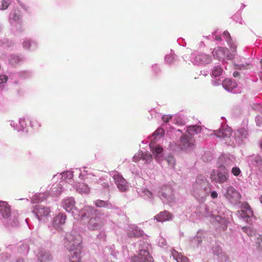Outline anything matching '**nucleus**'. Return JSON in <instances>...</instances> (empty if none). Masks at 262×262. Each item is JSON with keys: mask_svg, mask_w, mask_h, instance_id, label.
<instances>
[{"mask_svg": "<svg viewBox=\"0 0 262 262\" xmlns=\"http://www.w3.org/2000/svg\"><path fill=\"white\" fill-rule=\"evenodd\" d=\"M251 67V65L250 64H242L237 66V69H248L250 68Z\"/></svg>", "mask_w": 262, "mask_h": 262, "instance_id": "nucleus-38", "label": "nucleus"}, {"mask_svg": "<svg viewBox=\"0 0 262 262\" xmlns=\"http://www.w3.org/2000/svg\"><path fill=\"white\" fill-rule=\"evenodd\" d=\"M259 201L262 204V195L259 197Z\"/></svg>", "mask_w": 262, "mask_h": 262, "instance_id": "nucleus-48", "label": "nucleus"}, {"mask_svg": "<svg viewBox=\"0 0 262 262\" xmlns=\"http://www.w3.org/2000/svg\"><path fill=\"white\" fill-rule=\"evenodd\" d=\"M149 146L151 148V150L152 151V154L155 156V158L157 159V160H160V158L162 157L161 154L163 151L162 147L157 146L155 149H154L151 146V143L149 144Z\"/></svg>", "mask_w": 262, "mask_h": 262, "instance_id": "nucleus-21", "label": "nucleus"}, {"mask_svg": "<svg viewBox=\"0 0 262 262\" xmlns=\"http://www.w3.org/2000/svg\"><path fill=\"white\" fill-rule=\"evenodd\" d=\"M78 236H79L80 239L78 247H79L80 250H81L82 246L81 244L82 243V238L79 234H77L74 236L70 235L67 237L68 241L66 243V246L69 251V252H71L72 254L74 251L77 250V248H78V246L76 245Z\"/></svg>", "mask_w": 262, "mask_h": 262, "instance_id": "nucleus-4", "label": "nucleus"}, {"mask_svg": "<svg viewBox=\"0 0 262 262\" xmlns=\"http://www.w3.org/2000/svg\"><path fill=\"white\" fill-rule=\"evenodd\" d=\"M260 147H261V148L262 149V141L260 143Z\"/></svg>", "mask_w": 262, "mask_h": 262, "instance_id": "nucleus-49", "label": "nucleus"}, {"mask_svg": "<svg viewBox=\"0 0 262 262\" xmlns=\"http://www.w3.org/2000/svg\"><path fill=\"white\" fill-rule=\"evenodd\" d=\"M142 159L146 162H150L152 159V155L150 154L146 153L142 155Z\"/></svg>", "mask_w": 262, "mask_h": 262, "instance_id": "nucleus-31", "label": "nucleus"}, {"mask_svg": "<svg viewBox=\"0 0 262 262\" xmlns=\"http://www.w3.org/2000/svg\"><path fill=\"white\" fill-rule=\"evenodd\" d=\"M108 202L100 200H97L95 202V205L98 207H105L108 205Z\"/></svg>", "mask_w": 262, "mask_h": 262, "instance_id": "nucleus-28", "label": "nucleus"}, {"mask_svg": "<svg viewBox=\"0 0 262 262\" xmlns=\"http://www.w3.org/2000/svg\"><path fill=\"white\" fill-rule=\"evenodd\" d=\"M214 38H215V40H219V41H221V40H222L221 35H216L215 36Z\"/></svg>", "mask_w": 262, "mask_h": 262, "instance_id": "nucleus-45", "label": "nucleus"}, {"mask_svg": "<svg viewBox=\"0 0 262 262\" xmlns=\"http://www.w3.org/2000/svg\"><path fill=\"white\" fill-rule=\"evenodd\" d=\"M166 160L168 163L169 165L172 167H174L176 165V161L174 157L171 155H168L166 158Z\"/></svg>", "mask_w": 262, "mask_h": 262, "instance_id": "nucleus-29", "label": "nucleus"}, {"mask_svg": "<svg viewBox=\"0 0 262 262\" xmlns=\"http://www.w3.org/2000/svg\"><path fill=\"white\" fill-rule=\"evenodd\" d=\"M225 197L233 204H236L241 199L240 193L232 186H230L227 188L225 194Z\"/></svg>", "mask_w": 262, "mask_h": 262, "instance_id": "nucleus-5", "label": "nucleus"}, {"mask_svg": "<svg viewBox=\"0 0 262 262\" xmlns=\"http://www.w3.org/2000/svg\"><path fill=\"white\" fill-rule=\"evenodd\" d=\"M80 241V239L79 236H78L77 242V246H78V244ZM77 250H75L72 252V254L70 252V261L71 262H79L80 260V253L81 250L79 249V247H78Z\"/></svg>", "mask_w": 262, "mask_h": 262, "instance_id": "nucleus-12", "label": "nucleus"}, {"mask_svg": "<svg viewBox=\"0 0 262 262\" xmlns=\"http://www.w3.org/2000/svg\"><path fill=\"white\" fill-rule=\"evenodd\" d=\"M23 47L26 49H29L31 46V42L29 40L25 41L23 42Z\"/></svg>", "mask_w": 262, "mask_h": 262, "instance_id": "nucleus-40", "label": "nucleus"}, {"mask_svg": "<svg viewBox=\"0 0 262 262\" xmlns=\"http://www.w3.org/2000/svg\"><path fill=\"white\" fill-rule=\"evenodd\" d=\"M188 132H193L196 134L200 133L201 130V127L199 125L189 126L187 128Z\"/></svg>", "mask_w": 262, "mask_h": 262, "instance_id": "nucleus-27", "label": "nucleus"}, {"mask_svg": "<svg viewBox=\"0 0 262 262\" xmlns=\"http://www.w3.org/2000/svg\"><path fill=\"white\" fill-rule=\"evenodd\" d=\"M172 218V214L167 211H164L160 212L155 216V220L158 222H165Z\"/></svg>", "mask_w": 262, "mask_h": 262, "instance_id": "nucleus-15", "label": "nucleus"}, {"mask_svg": "<svg viewBox=\"0 0 262 262\" xmlns=\"http://www.w3.org/2000/svg\"><path fill=\"white\" fill-rule=\"evenodd\" d=\"M52 256L49 252L41 251L40 252L38 259L40 262H49L52 259Z\"/></svg>", "mask_w": 262, "mask_h": 262, "instance_id": "nucleus-20", "label": "nucleus"}, {"mask_svg": "<svg viewBox=\"0 0 262 262\" xmlns=\"http://www.w3.org/2000/svg\"><path fill=\"white\" fill-rule=\"evenodd\" d=\"M86 216V213L85 212H84L82 215H81V219L82 220H83L84 219V217Z\"/></svg>", "mask_w": 262, "mask_h": 262, "instance_id": "nucleus-47", "label": "nucleus"}, {"mask_svg": "<svg viewBox=\"0 0 262 262\" xmlns=\"http://www.w3.org/2000/svg\"><path fill=\"white\" fill-rule=\"evenodd\" d=\"M214 58L218 60L226 59L232 60L234 58L235 54L229 53L228 49L222 47H218L214 49L212 52Z\"/></svg>", "mask_w": 262, "mask_h": 262, "instance_id": "nucleus-3", "label": "nucleus"}, {"mask_svg": "<svg viewBox=\"0 0 262 262\" xmlns=\"http://www.w3.org/2000/svg\"><path fill=\"white\" fill-rule=\"evenodd\" d=\"M211 197L212 198V199H215V198H217V196H218V194L215 191H213L211 192Z\"/></svg>", "mask_w": 262, "mask_h": 262, "instance_id": "nucleus-42", "label": "nucleus"}, {"mask_svg": "<svg viewBox=\"0 0 262 262\" xmlns=\"http://www.w3.org/2000/svg\"><path fill=\"white\" fill-rule=\"evenodd\" d=\"M66 215L63 213H59L53 219V225L55 228H60L61 226L64 224L66 220Z\"/></svg>", "mask_w": 262, "mask_h": 262, "instance_id": "nucleus-11", "label": "nucleus"}, {"mask_svg": "<svg viewBox=\"0 0 262 262\" xmlns=\"http://www.w3.org/2000/svg\"><path fill=\"white\" fill-rule=\"evenodd\" d=\"M230 42V43L228 44L229 46L232 53H235L236 50V46L232 40H231Z\"/></svg>", "mask_w": 262, "mask_h": 262, "instance_id": "nucleus-36", "label": "nucleus"}, {"mask_svg": "<svg viewBox=\"0 0 262 262\" xmlns=\"http://www.w3.org/2000/svg\"><path fill=\"white\" fill-rule=\"evenodd\" d=\"M0 213L4 217H8L11 214L9 206L6 202H0Z\"/></svg>", "mask_w": 262, "mask_h": 262, "instance_id": "nucleus-14", "label": "nucleus"}, {"mask_svg": "<svg viewBox=\"0 0 262 262\" xmlns=\"http://www.w3.org/2000/svg\"><path fill=\"white\" fill-rule=\"evenodd\" d=\"M172 117V116L170 115H164L162 117V119L163 121V122H164L165 123H168V122H169V120L171 119Z\"/></svg>", "mask_w": 262, "mask_h": 262, "instance_id": "nucleus-37", "label": "nucleus"}, {"mask_svg": "<svg viewBox=\"0 0 262 262\" xmlns=\"http://www.w3.org/2000/svg\"><path fill=\"white\" fill-rule=\"evenodd\" d=\"M164 134V130L163 128H158L153 134V136H163Z\"/></svg>", "mask_w": 262, "mask_h": 262, "instance_id": "nucleus-35", "label": "nucleus"}, {"mask_svg": "<svg viewBox=\"0 0 262 262\" xmlns=\"http://www.w3.org/2000/svg\"><path fill=\"white\" fill-rule=\"evenodd\" d=\"M134 262H152L154 259L147 250H141L138 256L132 258Z\"/></svg>", "mask_w": 262, "mask_h": 262, "instance_id": "nucleus-6", "label": "nucleus"}, {"mask_svg": "<svg viewBox=\"0 0 262 262\" xmlns=\"http://www.w3.org/2000/svg\"><path fill=\"white\" fill-rule=\"evenodd\" d=\"M113 178L118 189L120 191L124 192L127 189V182L122 176L118 174H115Z\"/></svg>", "mask_w": 262, "mask_h": 262, "instance_id": "nucleus-9", "label": "nucleus"}, {"mask_svg": "<svg viewBox=\"0 0 262 262\" xmlns=\"http://www.w3.org/2000/svg\"><path fill=\"white\" fill-rule=\"evenodd\" d=\"M144 192L145 194L147 195L148 197H150L152 195V192L148 190H146Z\"/></svg>", "mask_w": 262, "mask_h": 262, "instance_id": "nucleus-44", "label": "nucleus"}, {"mask_svg": "<svg viewBox=\"0 0 262 262\" xmlns=\"http://www.w3.org/2000/svg\"><path fill=\"white\" fill-rule=\"evenodd\" d=\"M223 72V69L220 66H215L212 72V74L214 77H219L221 75Z\"/></svg>", "mask_w": 262, "mask_h": 262, "instance_id": "nucleus-26", "label": "nucleus"}, {"mask_svg": "<svg viewBox=\"0 0 262 262\" xmlns=\"http://www.w3.org/2000/svg\"><path fill=\"white\" fill-rule=\"evenodd\" d=\"M194 139L187 135H183L181 137V145L183 149L186 150L192 148L194 145Z\"/></svg>", "mask_w": 262, "mask_h": 262, "instance_id": "nucleus-10", "label": "nucleus"}, {"mask_svg": "<svg viewBox=\"0 0 262 262\" xmlns=\"http://www.w3.org/2000/svg\"><path fill=\"white\" fill-rule=\"evenodd\" d=\"M172 190L169 186H164L162 188V195L165 198H169L171 196Z\"/></svg>", "mask_w": 262, "mask_h": 262, "instance_id": "nucleus-23", "label": "nucleus"}, {"mask_svg": "<svg viewBox=\"0 0 262 262\" xmlns=\"http://www.w3.org/2000/svg\"><path fill=\"white\" fill-rule=\"evenodd\" d=\"M93 210V208L89 206H85L83 209V211H91Z\"/></svg>", "mask_w": 262, "mask_h": 262, "instance_id": "nucleus-43", "label": "nucleus"}, {"mask_svg": "<svg viewBox=\"0 0 262 262\" xmlns=\"http://www.w3.org/2000/svg\"><path fill=\"white\" fill-rule=\"evenodd\" d=\"M214 135L218 138H229L231 135V130L230 128H225L216 130Z\"/></svg>", "mask_w": 262, "mask_h": 262, "instance_id": "nucleus-16", "label": "nucleus"}, {"mask_svg": "<svg viewBox=\"0 0 262 262\" xmlns=\"http://www.w3.org/2000/svg\"><path fill=\"white\" fill-rule=\"evenodd\" d=\"M34 212L36 215L39 220H41L43 217L48 216L50 212L49 207L41 205H37L34 207Z\"/></svg>", "mask_w": 262, "mask_h": 262, "instance_id": "nucleus-7", "label": "nucleus"}, {"mask_svg": "<svg viewBox=\"0 0 262 262\" xmlns=\"http://www.w3.org/2000/svg\"><path fill=\"white\" fill-rule=\"evenodd\" d=\"M171 252L172 257L177 262H189L188 258L183 255L181 253H179L176 250L173 249L171 250Z\"/></svg>", "mask_w": 262, "mask_h": 262, "instance_id": "nucleus-17", "label": "nucleus"}, {"mask_svg": "<svg viewBox=\"0 0 262 262\" xmlns=\"http://www.w3.org/2000/svg\"><path fill=\"white\" fill-rule=\"evenodd\" d=\"M134 161H136V159H135V157L134 158Z\"/></svg>", "mask_w": 262, "mask_h": 262, "instance_id": "nucleus-50", "label": "nucleus"}, {"mask_svg": "<svg viewBox=\"0 0 262 262\" xmlns=\"http://www.w3.org/2000/svg\"><path fill=\"white\" fill-rule=\"evenodd\" d=\"M233 75L234 77H237L239 76V72H238L237 71H235L233 73Z\"/></svg>", "mask_w": 262, "mask_h": 262, "instance_id": "nucleus-46", "label": "nucleus"}, {"mask_svg": "<svg viewBox=\"0 0 262 262\" xmlns=\"http://www.w3.org/2000/svg\"><path fill=\"white\" fill-rule=\"evenodd\" d=\"M223 36L225 38L227 43H230V41L232 40L230 33L228 31H225L223 33Z\"/></svg>", "mask_w": 262, "mask_h": 262, "instance_id": "nucleus-32", "label": "nucleus"}, {"mask_svg": "<svg viewBox=\"0 0 262 262\" xmlns=\"http://www.w3.org/2000/svg\"><path fill=\"white\" fill-rule=\"evenodd\" d=\"M244 208L245 209H246L247 213H245V212L243 210H242L241 211V215L243 218L249 217L250 214L252 213V210L251 209V207L248 204L246 203L244 206Z\"/></svg>", "mask_w": 262, "mask_h": 262, "instance_id": "nucleus-25", "label": "nucleus"}, {"mask_svg": "<svg viewBox=\"0 0 262 262\" xmlns=\"http://www.w3.org/2000/svg\"><path fill=\"white\" fill-rule=\"evenodd\" d=\"M223 88L227 91H231L236 87V84L230 79H225L223 82Z\"/></svg>", "mask_w": 262, "mask_h": 262, "instance_id": "nucleus-18", "label": "nucleus"}, {"mask_svg": "<svg viewBox=\"0 0 262 262\" xmlns=\"http://www.w3.org/2000/svg\"><path fill=\"white\" fill-rule=\"evenodd\" d=\"M260 63H262V59H261V60H260Z\"/></svg>", "mask_w": 262, "mask_h": 262, "instance_id": "nucleus-51", "label": "nucleus"}, {"mask_svg": "<svg viewBox=\"0 0 262 262\" xmlns=\"http://www.w3.org/2000/svg\"><path fill=\"white\" fill-rule=\"evenodd\" d=\"M196 61L201 63H208L211 61L210 57L206 55H198L195 58Z\"/></svg>", "mask_w": 262, "mask_h": 262, "instance_id": "nucleus-22", "label": "nucleus"}, {"mask_svg": "<svg viewBox=\"0 0 262 262\" xmlns=\"http://www.w3.org/2000/svg\"><path fill=\"white\" fill-rule=\"evenodd\" d=\"M105 222L106 220L103 215H97L90 219L87 227L90 230H100L104 226Z\"/></svg>", "mask_w": 262, "mask_h": 262, "instance_id": "nucleus-2", "label": "nucleus"}, {"mask_svg": "<svg viewBox=\"0 0 262 262\" xmlns=\"http://www.w3.org/2000/svg\"><path fill=\"white\" fill-rule=\"evenodd\" d=\"M8 77L5 75H2L0 76V83H3L7 82Z\"/></svg>", "mask_w": 262, "mask_h": 262, "instance_id": "nucleus-39", "label": "nucleus"}, {"mask_svg": "<svg viewBox=\"0 0 262 262\" xmlns=\"http://www.w3.org/2000/svg\"><path fill=\"white\" fill-rule=\"evenodd\" d=\"M235 137H237L238 138H241L243 139V138H246L248 135V130L246 128L242 127L237 130L235 133Z\"/></svg>", "mask_w": 262, "mask_h": 262, "instance_id": "nucleus-24", "label": "nucleus"}, {"mask_svg": "<svg viewBox=\"0 0 262 262\" xmlns=\"http://www.w3.org/2000/svg\"><path fill=\"white\" fill-rule=\"evenodd\" d=\"M2 10H6L7 9L10 4V0H2Z\"/></svg>", "mask_w": 262, "mask_h": 262, "instance_id": "nucleus-33", "label": "nucleus"}, {"mask_svg": "<svg viewBox=\"0 0 262 262\" xmlns=\"http://www.w3.org/2000/svg\"><path fill=\"white\" fill-rule=\"evenodd\" d=\"M21 61V58L18 56H13L10 60V63L13 66L18 63Z\"/></svg>", "mask_w": 262, "mask_h": 262, "instance_id": "nucleus-30", "label": "nucleus"}, {"mask_svg": "<svg viewBox=\"0 0 262 262\" xmlns=\"http://www.w3.org/2000/svg\"><path fill=\"white\" fill-rule=\"evenodd\" d=\"M172 55H167L165 57V60L167 62L170 63L172 62Z\"/></svg>", "mask_w": 262, "mask_h": 262, "instance_id": "nucleus-41", "label": "nucleus"}, {"mask_svg": "<svg viewBox=\"0 0 262 262\" xmlns=\"http://www.w3.org/2000/svg\"><path fill=\"white\" fill-rule=\"evenodd\" d=\"M76 188L80 193L88 194L90 192V188L88 186L83 183H77Z\"/></svg>", "mask_w": 262, "mask_h": 262, "instance_id": "nucleus-19", "label": "nucleus"}, {"mask_svg": "<svg viewBox=\"0 0 262 262\" xmlns=\"http://www.w3.org/2000/svg\"><path fill=\"white\" fill-rule=\"evenodd\" d=\"M232 173L235 176H238L241 173V171L240 169L237 167H234L231 170Z\"/></svg>", "mask_w": 262, "mask_h": 262, "instance_id": "nucleus-34", "label": "nucleus"}, {"mask_svg": "<svg viewBox=\"0 0 262 262\" xmlns=\"http://www.w3.org/2000/svg\"><path fill=\"white\" fill-rule=\"evenodd\" d=\"M228 175L222 172H216L213 170L210 173V179L212 182L220 184L223 183L228 180Z\"/></svg>", "mask_w": 262, "mask_h": 262, "instance_id": "nucleus-8", "label": "nucleus"}, {"mask_svg": "<svg viewBox=\"0 0 262 262\" xmlns=\"http://www.w3.org/2000/svg\"><path fill=\"white\" fill-rule=\"evenodd\" d=\"M192 189L193 195L197 199L203 200L209 195L211 188L205 177L200 175L197 177Z\"/></svg>", "mask_w": 262, "mask_h": 262, "instance_id": "nucleus-1", "label": "nucleus"}, {"mask_svg": "<svg viewBox=\"0 0 262 262\" xmlns=\"http://www.w3.org/2000/svg\"><path fill=\"white\" fill-rule=\"evenodd\" d=\"M75 201L72 198H69L62 201L63 208L68 212L71 211L75 208Z\"/></svg>", "mask_w": 262, "mask_h": 262, "instance_id": "nucleus-13", "label": "nucleus"}]
</instances>
